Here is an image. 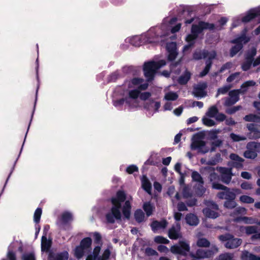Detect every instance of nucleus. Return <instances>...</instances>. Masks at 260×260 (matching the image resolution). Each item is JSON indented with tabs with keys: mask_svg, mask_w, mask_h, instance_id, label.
Wrapping results in <instances>:
<instances>
[{
	"mask_svg": "<svg viewBox=\"0 0 260 260\" xmlns=\"http://www.w3.org/2000/svg\"><path fill=\"white\" fill-rule=\"evenodd\" d=\"M126 194L123 190H119L117 191L115 197L111 199V202L113 205L111 209V212L107 213L106 215V219L108 223H114L116 220H121V214L120 209L121 207V203L126 200Z\"/></svg>",
	"mask_w": 260,
	"mask_h": 260,
	"instance_id": "f257e3e1",
	"label": "nucleus"
},
{
	"mask_svg": "<svg viewBox=\"0 0 260 260\" xmlns=\"http://www.w3.org/2000/svg\"><path fill=\"white\" fill-rule=\"evenodd\" d=\"M212 188L216 189H221L222 191L219 192L217 196L222 200H235L236 195L240 193V190L237 188H230L217 182L212 183Z\"/></svg>",
	"mask_w": 260,
	"mask_h": 260,
	"instance_id": "f03ea898",
	"label": "nucleus"
},
{
	"mask_svg": "<svg viewBox=\"0 0 260 260\" xmlns=\"http://www.w3.org/2000/svg\"><path fill=\"white\" fill-rule=\"evenodd\" d=\"M166 64L164 60H160L158 61H150L146 62L143 65L144 75L148 82L152 81L154 78L157 71L161 67Z\"/></svg>",
	"mask_w": 260,
	"mask_h": 260,
	"instance_id": "7ed1b4c3",
	"label": "nucleus"
},
{
	"mask_svg": "<svg viewBox=\"0 0 260 260\" xmlns=\"http://www.w3.org/2000/svg\"><path fill=\"white\" fill-rule=\"evenodd\" d=\"M218 239L224 243L226 248L230 249L238 248L242 242L241 239L235 238L233 235L229 233L218 236Z\"/></svg>",
	"mask_w": 260,
	"mask_h": 260,
	"instance_id": "20e7f679",
	"label": "nucleus"
},
{
	"mask_svg": "<svg viewBox=\"0 0 260 260\" xmlns=\"http://www.w3.org/2000/svg\"><path fill=\"white\" fill-rule=\"evenodd\" d=\"M250 39L247 37L245 34H243L241 36L236 38L231 41V43L235 44L230 50V56L231 57L236 55L243 47V44L247 43Z\"/></svg>",
	"mask_w": 260,
	"mask_h": 260,
	"instance_id": "39448f33",
	"label": "nucleus"
},
{
	"mask_svg": "<svg viewBox=\"0 0 260 260\" xmlns=\"http://www.w3.org/2000/svg\"><path fill=\"white\" fill-rule=\"evenodd\" d=\"M190 148L192 150H197L199 153L205 154L209 151L205 141L201 140L199 134L195 135L192 138Z\"/></svg>",
	"mask_w": 260,
	"mask_h": 260,
	"instance_id": "423d86ee",
	"label": "nucleus"
},
{
	"mask_svg": "<svg viewBox=\"0 0 260 260\" xmlns=\"http://www.w3.org/2000/svg\"><path fill=\"white\" fill-rule=\"evenodd\" d=\"M179 245H174L171 246V251L174 254H179L186 256L190 251V246L188 243L184 241H179Z\"/></svg>",
	"mask_w": 260,
	"mask_h": 260,
	"instance_id": "0eeeda50",
	"label": "nucleus"
},
{
	"mask_svg": "<svg viewBox=\"0 0 260 260\" xmlns=\"http://www.w3.org/2000/svg\"><path fill=\"white\" fill-rule=\"evenodd\" d=\"M246 127L249 131L247 137L251 140H257L260 138V126L258 124L250 123H247Z\"/></svg>",
	"mask_w": 260,
	"mask_h": 260,
	"instance_id": "6e6552de",
	"label": "nucleus"
},
{
	"mask_svg": "<svg viewBox=\"0 0 260 260\" xmlns=\"http://www.w3.org/2000/svg\"><path fill=\"white\" fill-rule=\"evenodd\" d=\"M230 158L232 160L229 161L228 166L232 168H236L238 170L243 168V162L244 159L236 153H231L230 155Z\"/></svg>",
	"mask_w": 260,
	"mask_h": 260,
	"instance_id": "1a4fd4ad",
	"label": "nucleus"
},
{
	"mask_svg": "<svg viewBox=\"0 0 260 260\" xmlns=\"http://www.w3.org/2000/svg\"><path fill=\"white\" fill-rule=\"evenodd\" d=\"M189 255L191 257L196 259H203L210 258L213 256L212 250H204L201 248L198 249L195 253L190 252Z\"/></svg>",
	"mask_w": 260,
	"mask_h": 260,
	"instance_id": "9d476101",
	"label": "nucleus"
},
{
	"mask_svg": "<svg viewBox=\"0 0 260 260\" xmlns=\"http://www.w3.org/2000/svg\"><path fill=\"white\" fill-rule=\"evenodd\" d=\"M216 55V51L212 50L211 55L205 61L206 66L203 70L200 73V77H204L209 73L212 64V60L215 58Z\"/></svg>",
	"mask_w": 260,
	"mask_h": 260,
	"instance_id": "9b49d317",
	"label": "nucleus"
},
{
	"mask_svg": "<svg viewBox=\"0 0 260 260\" xmlns=\"http://www.w3.org/2000/svg\"><path fill=\"white\" fill-rule=\"evenodd\" d=\"M181 226L179 222L176 225H173L168 231V237L172 240H177L181 237L180 233Z\"/></svg>",
	"mask_w": 260,
	"mask_h": 260,
	"instance_id": "f8f14e48",
	"label": "nucleus"
},
{
	"mask_svg": "<svg viewBox=\"0 0 260 260\" xmlns=\"http://www.w3.org/2000/svg\"><path fill=\"white\" fill-rule=\"evenodd\" d=\"M211 54V51L209 52L208 50L206 49H197L192 54V58L196 60H199L202 59H205L207 57L208 58Z\"/></svg>",
	"mask_w": 260,
	"mask_h": 260,
	"instance_id": "ddd939ff",
	"label": "nucleus"
},
{
	"mask_svg": "<svg viewBox=\"0 0 260 260\" xmlns=\"http://www.w3.org/2000/svg\"><path fill=\"white\" fill-rule=\"evenodd\" d=\"M207 87V84L206 82L201 83L196 87L194 88L193 93L197 97H204L206 95V92L205 91Z\"/></svg>",
	"mask_w": 260,
	"mask_h": 260,
	"instance_id": "4468645a",
	"label": "nucleus"
},
{
	"mask_svg": "<svg viewBox=\"0 0 260 260\" xmlns=\"http://www.w3.org/2000/svg\"><path fill=\"white\" fill-rule=\"evenodd\" d=\"M168 224V222L166 219H163L160 221L157 220L153 221L150 224L151 229L153 232H155L160 229H165Z\"/></svg>",
	"mask_w": 260,
	"mask_h": 260,
	"instance_id": "2eb2a0df",
	"label": "nucleus"
},
{
	"mask_svg": "<svg viewBox=\"0 0 260 260\" xmlns=\"http://www.w3.org/2000/svg\"><path fill=\"white\" fill-rule=\"evenodd\" d=\"M73 220V217L72 214L68 211H65L62 213L60 217L59 218L58 224H59V225H66Z\"/></svg>",
	"mask_w": 260,
	"mask_h": 260,
	"instance_id": "dca6fc26",
	"label": "nucleus"
},
{
	"mask_svg": "<svg viewBox=\"0 0 260 260\" xmlns=\"http://www.w3.org/2000/svg\"><path fill=\"white\" fill-rule=\"evenodd\" d=\"M259 15V11L252 10L249 11V12L242 18L243 22L247 23L258 17Z\"/></svg>",
	"mask_w": 260,
	"mask_h": 260,
	"instance_id": "f3484780",
	"label": "nucleus"
},
{
	"mask_svg": "<svg viewBox=\"0 0 260 260\" xmlns=\"http://www.w3.org/2000/svg\"><path fill=\"white\" fill-rule=\"evenodd\" d=\"M52 245L51 240H48L47 237L43 236L41 239V250L42 251H48Z\"/></svg>",
	"mask_w": 260,
	"mask_h": 260,
	"instance_id": "a211bd4d",
	"label": "nucleus"
},
{
	"mask_svg": "<svg viewBox=\"0 0 260 260\" xmlns=\"http://www.w3.org/2000/svg\"><path fill=\"white\" fill-rule=\"evenodd\" d=\"M143 189L148 193H151L152 189L151 183L146 175H143L141 180Z\"/></svg>",
	"mask_w": 260,
	"mask_h": 260,
	"instance_id": "6ab92c4d",
	"label": "nucleus"
},
{
	"mask_svg": "<svg viewBox=\"0 0 260 260\" xmlns=\"http://www.w3.org/2000/svg\"><path fill=\"white\" fill-rule=\"evenodd\" d=\"M186 223L192 226L197 225L199 223V219L197 215L193 213H189L185 217Z\"/></svg>",
	"mask_w": 260,
	"mask_h": 260,
	"instance_id": "aec40b11",
	"label": "nucleus"
},
{
	"mask_svg": "<svg viewBox=\"0 0 260 260\" xmlns=\"http://www.w3.org/2000/svg\"><path fill=\"white\" fill-rule=\"evenodd\" d=\"M131 204L129 201H126L123 206L122 211L124 217L126 219H129L131 213Z\"/></svg>",
	"mask_w": 260,
	"mask_h": 260,
	"instance_id": "412c9836",
	"label": "nucleus"
},
{
	"mask_svg": "<svg viewBox=\"0 0 260 260\" xmlns=\"http://www.w3.org/2000/svg\"><path fill=\"white\" fill-rule=\"evenodd\" d=\"M191 78L190 73L187 70L178 79L177 81L180 85H185Z\"/></svg>",
	"mask_w": 260,
	"mask_h": 260,
	"instance_id": "4be33fe9",
	"label": "nucleus"
},
{
	"mask_svg": "<svg viewBox=\"0 0 260 260\" xmlns=\"http://www.w3.org/2000/svg\"><path fill=\"white\" fill-rule=\"evenodd\" d=\"M242 260H260V256H256L248 251L244 250L241 256Z\"/></svg>",
	"mask_w": 260,
	"mask_h": 260,
	"instance_id": "5701e85b",
	"label": "nucleus"
},
{
	"mask_svg": "<svg viewBox=\"0 0 260 260\" xmlns=\"http://www.w3.org/2000/svg\"><path fill=\"white\" fill-rule=\"evenodd\" d=\"M143 209L145 212L147 217H149L153 214L155 207L150 202H146L143 204Z\"/></svg>",
	"mask_w": 260,
	"mask_h": 260,
	"instance_id": "b1692460",
	"label": "nucleus"
},
{
	"mask_svg": "<svg viewBox=\"0 0 260 260\" xmlns=\"http://www.w3.org/2000/svg\"><path fill=\"white\" fill-rule=\"evenodd\" d=\"M134 216L135 220L139 223L145 221V213L141 209H137L134 212Z\"/></svg>",
	"mask_w": 260,
	"mask_h": 260,
	"instance_id": "393cba45",
	"label": "nucleus"
},
{
	"mask_svg": "<svg viewBox=\"0 0 260 260\" xmlns=\"http://www.w3.org/2000/svg\"><path fill=\"white\" fill-rule=\"evenodd\" d=\"M203 212L206 217L213 219L216 218L219 215L218 212L208 208H204L203 210Z\"/></svg>",
	"mask_w": 260,
	"mask_h": 260,
	"instance_id": "a878e982",
	"label": "nucleus"
},
{
	"mask_svg": "<svg viewBox=\"0 0 260 260\" xmlns=\"http://www.w3.org/2000/svg\"><path fill=\"white\" fill-rule=\"evenodd\" d=\"M246 148L253 151L258 152H260V143L256 142H250L247 143Z\"/></svg>",
	"mask_w": 260,
	"mask_h": 260,
	"instance_id": "bb28decb",
	"label": "nucleus"
},
{
	"mask_svg": "<svg viewBox=\"0 0 260 260\" xmlns=\"http://www.w3.org/2000/svg\"><path fill=\"white\" fill-rule=\"evenodd\" d=\"M169 54L168 56V59L169 61H174L176 58L178 52L176 51V48L175 45L171 48H168Z\"/></svg>",
	"mask_w": 260,
	"mask_h": 260,
	"instance_id": "cd10ccee",
	"label": "nucleus"
},
{
	"mask_svg": "<svg viewBox=\"0 0 260 260\" xmlns=\"http://www.w3.org/2000/svg\"><path fill=\"white\" fill-rule=\"evenodd\" d=\"M196 245L199 247H209L210 245V241L205 238H200L198 239Z\"/></svg>",
	"mask_w": 260,
	"mask_h": 260,
	"instance_id": "c85d7f7f",
	"label": "nucleus"
},
{
	"mask_svg": "<svg viewBox=\"0 0 260 260\" xmlns=\"http://www.w3.org/2000/svg\"><path fill=\"white\" fill-rule=\"evenodd\" d=\"M92 244V239L90 237L83 238L80 242V246L85 249H87L91 247Z\"/></svg>",
	"mask_w": 260,
	"mask_h": 260,
	"instance_id": "c756f323",
	"label": "nucleus"
},
{
	"mask_svg": "<svg viewBox=\"0 0 260 260\" xmlns=\"http://www.w3.org/2000/svg\"><path fill=\"white\" fill-rule=\"evenodd\" d=\"M255 82L253 80H249L244 82L241 86V93H244L247 91L248 87L255 85Z\"/></svg>",
	"mask_w": 260,
	"mask_h": 260,
	"instance_id": "7c9ffc66",
	"label": "nucleus"
},
{
	"mask_svg": "<svg viewBox=\"0 0 260 260\" xmlns=\"http://www.w3.org/2000/svg\"><path fill=\"white\" fill-rule=\"evenodd\" d=\"M203 31L200 22L198 24H192L191 28V33L194 35H196L198 37L199 35Z\"/></svg>",
	"mask_w": 260,
	"mask_h": 260,
	"instance_id": "2f4dec72",
	"label": "nucleus"
},
{
	"mask_svg": "<svg viewBox=\"0 0 260 260\" xmlns=\"http://www.w3.org/2000/svg\"><path fill=\"white\" fill-rule=\"evenodd\" d=\"M243 119L246 121L260 122V116L253 114L246 115Z\"/></svg>",
	"mask_w": 260,
	"mask_h": 260,
	"instance_id": "473e14b6",
	"label": "nucleus"
},
{
	"mask_svg": "<svg viewBox=\"0 0 260 260\" xmlns=\"http://www.w3.org/2000/svg\"><path fill=\"white\" fill-rule=\"evenodd\" d=\"M243 156L246 158L254 159L257 157V154L256 152L247 149L244 152Z\"/></svg>",
	"mask_w": 260,
	"mask_h": 260,
	"instance_id": "72a5a7b5",
	"label": "nucleus"
},
{
	"mask_svg": "<svg viewBox=\"0 0 260 260\" xmlns=\"http://www.w3.org/2000/svg\"><path fill=\"white\" fill-rule=\"evenodd\" d=\"M237 205L235 200H226L225 201L223 204V206L225 208L228 209H233L235 208Z\"/></svg>",
	"mask_w": 260,
	"mask_h": 260,
	"instance_id": "f704fd0d",
	"label": "nucleus"
},
{
	"mask_svg": "<svg viewBox=\"0 0 260 260\" xmlns=\"http://www.w3.org/2000/svg\"><path fill=\"white\" fill-rule=\"evenodd\" d=\"M178 98L176 92L170 91L165 94V99L167 101H176Z\"/></svg>",
	"mask_w": 260,
	"mask_h": 260,
	"instance_id": "c9c22d12",
	"label": "nucleus"
},
{
	"mask_svg": "<svg viewBox=\"0 0 260 260\" xmlns=\"http://www.w3.org/2000/svg\"><path fill=\"white\" fill-rule=\"evenodd\" d=\"M42 213V210L41 208H38L35 211L34 215V221L36 224H39Z\"/></svg>",
	"mask_w": 260,
	"mask_h": 260,
	"instance_id": "e433bc0d",
	"label": "nucleus"
},
{
	"mask_svg": "<svg viewBox=\"0 0 260 260\" xmlns=\"http://www.w3.org/2000/svg\"><path fill=\"white\" fill-rule=\"evenodd\" d=\"M191 177L193 181L203 184L204 180L201 175L197 171H193L191 174Z\"/></svg>",
	"mask_w": 260,
	"mask_h": 260,
	"instance_id": "4c0bfd02",
	"label": "nucleus"
},
{
	"mask_svg": "<svg viewBox=\"0 0 260 260\" xmlns=\"http://www.w3.org/2000/svg\"><path fill=\"white\" fill-rule=\"evenodd\" d=\"M218 113V110L216 106H212L209 109L206 115L210 117H214Z\"/></svg>",
	"mask_w": 260,
	"mask_h": 260,
	"instance_id": "58836bf2",
	"label": "nucleus"
},
{
	"mask_svg": "<svg viewBox=\"0 0 260 260\" xmlns=\"http://www.w3.org/2000/svg\"><path fill=\"white\" fill-rule=\"evenodd\" d=\"M241 89L233 90L229 92V95L230 98L233 99L234 100H236L238 102L239 100V94L241 93Z\"/></svg>",
	"mask_w": 260,
	"mask_h": 260,
	"instance_id": "ea45409f",
	"label": "nucleus"
},
{
	"mask_svg": "<svg viewBox=\"0 0 260 260\" xmlns=\"http://www.w3.org/2000/svg\"><path fill=\"white\" fill-rule=\"evenodd\" d=\"M222 143V141L219 139H217L214 140V141H212L211 143V147L210 149V151H215L216 150V148L221 146Z\"/></svg>",
	"mask_w": 260,
	"mask_h": 260,
	"instance_id": "a19ab883",
	"label": "nucleus"
},
{
	"mask_svg": "<svg viewBox=\"0 0 260 260\" xmlns=\"http://www.w3.org/2000/svg\"><path fill=\"white\" fill-rule=\"evenodd\" d=\"M240 201L244 203L251 204L254 203V199L247 195H242L240 197Z\"/></svg>",
	"mask_w": 260,
	"mask_h": 260,
	"instance_id": "79ce46f5",
	"label": "nucleus"
},
{
	"mask_svg": "<svg viewBox=\"0 0 260 260\" xmlns=\"http://www.w3.org/2000/svg\"><path fill=\"white\" fill-rule=\"evenodd\" d=\"M154 241L157 244H168L170 241L161 236H157L154 237Z\"/></svg>",
	"mask_w": 260,
	"mask_h": 260,
	"instance_id": "37998d69",
	"label": "nucleus"
},
{
	"mask_svg": "<svg viewBox=\"0 0 260 260\" xmlns=\"http://www.w3.org/2000/svg\"><path fill=\"white\" fill-rule=\"evenodd\" d=\"M200 22L203 30L205 29L213 30L215 28V25L213 23H210L202 21H200Z\"/></svg>",
	"mask_w": 260,
	"mask_h": 260,
	"instance_id": "c03bdc74",
	"label": "nucleus"
},
{
	"mask_svg": "<svg viewBox=\"0 0 260 260\" xmlns=\"http://www.w3.org/2000/svg\"><path fill=\"white\" fill-rule=\"evenodd\" d=\"M204 182L203 184L198 183L196 187V191L198 196H202L206 191V188L204 187Z\"/></svg>",
	"mask_w": 260,
	"mask_h": 260,
	"instance_id": "a18cd8bd",
	"label": "nucleus"
},
{
	"mask_svg": "<svg viewBox=\"0 0 260 260\" xmlns=\"http://www.w3.org/2000/svg\"><path fill=\"white\" fill-rule=\"evenodd\" d=\"M84 250H85V249H84L83 248H82L80 245L78 246H77L75 248V252L76 257L77 258H81L84 255Z\"/></svg>",
	"mask_w": 260,
	"mask_h": 260,
	"instance_id": "49530a36",
	"label": "nucleus"
},
{
	"mask_svg": "<svg viewBox=\"0 0 260 260\" xmlns=\"http://www.w3.org/2000/svg\"><path fill=\"white\" fill-rule=\"evenodd\" d=\"M245 233L247 235H249L251 234H253L255 233L257 230V227L256 226L252 225V226H247L244 228Z\"/></svg>",
	"mask_w": 260,
	"mask_h": 260,
	"instance_id": "de8ad7c7",
	"label": "nucleus"
},
{
	"mask_svg": "<svg viewBox=\"0 0 260 260\" xmlns=\"http://www.w3.org/2000/svg\"><path fill=\"white\" fill-rule=\"evenodd\" d=\"M197 38H198V37L196 36V35H194L193 34L191 33V34L187 35V36L186 37V38H185V41L188 43H190V44L192 43V45H194V44L196 43V41Z\"/></svg>",
	"mask_w": 260,
	"mask_h": 260,
	"instance_id": "09e8293b",
	"label": "nucleus"
},
{
	"mask_svg": "<svg viewBox=\"0 0 260 260\" xmlns=\"http://www.w3.org/2000/svg\"><path fill=\"white\" fill-rule=\"evenodd\" d=\"M230 138L234 142H239L241 141H244L246 139V138L244 136H240L234 133H231L230 134Z\"/></svg>",
	"mask_w": 260,
	"mask_h": 260,
	"instance_id": "8fccbe9b",
	"label": "nucleus"
},
{
	"mask_svg": "<svg viewBox=\"0 0 260 260\" xmlns=\"http://www.w3.org/2000/svg\"><path fill=\"white\" fill-rule=\"evenodd\" d=\"M205 204L207 206V208H208L215 210H218V205L213 201H207L205 203Z\"/></svg>",
	"mask_w": 260,
	"mask_h": 260,
	"instance_id": "3c124183",
	"label": "nucleus"
},
{
	"mask_svg": "<svg viewBox=\"0 0 260 260\" xmlns=\"http://www.w3.org/2000/svg\"><path fill=\"white\" fill-rule=\"evenodd\" d=\"M144 81V79L143 78H138V77H135L132 79L129 82V87H130V84H132L134 86H137L139 85L142 83Z\"/></svg>",
	"mask_w": 260,
	"mask_h": 260,
	"instance_id": "603ef678",
	"label": "nucleus"
},
{
	"mask_svg": "<svg viewBox=\"0 0 260 260\" xmlns=\"http://www.w3.org/2000/svg\"><path fill=\"white\" fill-rule=\"evenodd\" d=\"M231 87L229 85H225L222 87H220L218 89L217 94L216 95V97H217L219 94H225L229 90H230Z\"/></svg>",
	"mask_w": 260,
	"mask_h": 260,
	"instance_id": "864d4df0",
	"label": "nucleus"
},
{
	"mask_svg": "<svg viewBox=\"0 0 260 260\" xmlns=\"http://www.w3.org/2000/svg\"><path fill=\"white\" fill-rule=\"evenodd\" d=\"M140 91L138 89L130 90L128 93L129 98L133 99H136L138 98Z\"/></svg>",
	"mask_w": 260,
	"mask_h": 260,
	"instance_id": "5fc2aeb1",
	"label": "nucleus"
},
{
	"mask_svg": "<svg viewBox=\"0 0 260 260\" xmlns=\"http://www.w3.org/2000/svg\"><path fill=\"white\" fill-rule=\"evenodd\" d=\"M111 254V251L109 249H106L104 250L102 256L98 257V260L104 259L107 260L109 258Z\"/></svg>",
	"mask_w": 260,
	"mask_h": 260,
	"instance_id": "6e6d98bb",
	"label": "nucleus"
},
{
	"mask_svg": "<svg viewBox=\"0 0 260 260\" xmlns=\"http://www.w3.org/2000/svg\"><path fill=\"white\" fill-rule=\"evenodd\" d=\"M202 121L204 124L208 126H212L215 124V122L213 120L207 117H203Z\"/></svg>",
	"mask_w": 260,
	"mask_h": 260,
	"instance_id": "4d7b16f0",
	"label": "nucleus"
},
{
	"mask_svg": "<svg viewBox=\"0 0 260 260\" xmlns=\"http://www.w3.org/2000/svg\"><path fill=\"white\" fill-rule=\"evenodd\" d=\"M145 254L146 255L150 256L157 255V252L151 247H147L145 250Z\"/></svg>",
	"mask_w": 260,
	"mask_h": 260,
	"instance_id": "13d9d810",
	"label": "nucleus"
},
{
	"mask_svg": "<svg viewBox=\"0 0 260 260\" xmlns=\"http://www.w3.org/2000/svg\"><path fill=\"white\" fill-rule=\"evenodd\" d=\"M138 171V168L134 165H131L128 166L126 169V172L129 174H132L135 172Z\"/></svg>",
	"mask_w": 260,
	"mask_h": 260,
	"instance_id": "bf43d9fd",
	"label": "nucleus"
},
{
	"mask_svg": "<svg viewBox=\"0 0 260 260\" xmlns=\"http://www.w3.org/2000/svg\"><path fill=\"white\" fill-rule=\"evenodd\" d=\"M119 77V75L117 72L112 73L108 77L109 82H115Z\"/></svg>",
	"mask_w": 260,
	"mask_h": 260,
	"instance_id": "052dcab7",
	"label": "nucleus"
},
{
	"mask_svg": "<svg viewBox=\"0 0 260 260\" xmlns=\"http://www.w3.org/2000/svg\"><path fill=\"white\" fill-rule=\"evenodd\" d=\"M22 259V260H36L35 254L33 253L23 254Z\"/></svg>",
	"mask_w": 260,
	"mask_h": 260,
	"instance_id": "680f3d73",
	"label": "nucleus"
},
{
	"mask_svg": "<svg viewBox=\"0 0 260 260\" xmlns=\"http://www.w3.org/2000/svg\"><path fill=\"white\" fill-rule=\"evenodd\" d=\"M11 245L9 247V251L7 253V257L9 260H16L15 253L12 251L10 250V248ZM2 260H6L5 259H2Z\"/></svg>",
	"mask_w": 260,
	"mask_h": 260,
	"instance_id": "e2e57ef3",
	"label": "nucleus"
},
{
	"mask_svg": "<svg viewBox=\"0 0 260 260\" xmlns=\"http://www.w3.org/2000/svg\"><path fill=\"white\" fill-rule=\"evenodd\" d=\"M236 102V100H234L231 98H226L225 100L224 105L225 106H231L234 105Z\"/></svg>",
	"mask_w": 260,
	"mask_h": 260,
	"instance_id": "0e129e2a",
	"label": "nucleus"
},
{
	"mask_svg": "<svg viewBox=\"0 0 260 260\" xmlns=\"http://www.w3.org/2000/svg\"><path fill=\"white\" fill-rule=\"evenodd\" d=\"M101 249V246H96L93 249L92 255L94 256L95 257H96L97 258V260H98V257H100L99 256V255Z\"/></svg>",
	"mask_w": 260,
	"mask_h": 260,
	"instance_id": "69168bd1",
	"label": "nucleus"
},
{
	"mask_svg": "<svg viewBox=\"0 0 260 260\" xmlns=\"http://www.w3.org/2000/svg\"><path fill=\"white\" fill-rule=\"evenodd\" d=\"M241 187L243 189L248 190L252 188V185L251 183L245 181L241 183Z\"/></svg>",
	"mask_w": 260,
	"mask_h": 260,
	"instance_id": "338daca9",
	"label": "nucleus"
},
{
	"mask_svg": "<svg viewBox=\"0 0 260 260\" xmlns=\"http://www.w3.org/2000/svg\"><path fill=\"white\" fill-rule=\"evenodd\" d=\"M219 260H233V259L230 254L225 253L219 255Z\"/></svg>",
	"mask_w": 260,
	"mask_h": 260,
	"instance_id": "774afa93",
	"label": "nucleus"
}]
</instances>
